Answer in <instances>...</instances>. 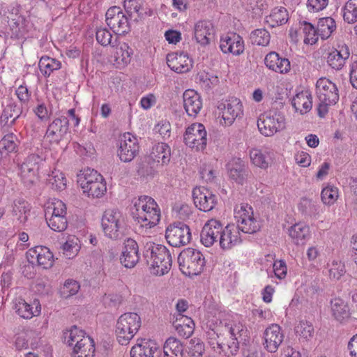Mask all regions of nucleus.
<instances>
[{"label": "nucleus", "mask_w": 357, "mask_h": 357, "mask_svg": "<svg viewBox=\"0 0 357 357\" xmlns=\"http://www.w3.org/2000/svg\"><path fill=\"white\" fill-rule=\"evenodd\" d=\"M143 256L154 275H163L172 267V256L165 245L149 241L144 246Z\"/></svg>", "instance_id": "f257e3e1"}, {"label": "nucleus", "mask_w": 357, "mask_h": 357, "mask_svg": "<svg viewBox=\"0 0 357 357\" xmlns=\"http://www.w3.org/2000/svg\"><path fill=\"white\" fill-rule=\"evenodd\" d=\"M133 219L142 227H153L160 220V211L155 200L149 196H141L134 202L131 208Z\"/></svg>", "instance_id": "f03ea898"}, {"label": "nucleus", "mask_w": 357, "mask_h": 357, "mask_svg": "<svg viewBox=\"0 0 357 357\" xmlns=\"http://www.w3.org/2000/svg\"><path fill=\"white\" fill-rule=\"evenodd\" d=\"M63 341L73 347V352L77 357H93L95 344L93 340L77 326H73L69 331L63 333Z\"/></svg>", "instance_id": "7ed1b4c3"}, {"label": "nucleus", "mask_w": 357, "mask_h": 357, "mask_svg": "<svg viewBox=\"0 0 357 357\" xmlns=\"http://www.w3.org/2000/svg\"><path fill=\"white\" fill-rule=\"evenodd\" d=\"M316 91L319 99L318 115L323 118L328 112L329 107L335 105L338 101V90L336 85L330 79L321 77L317 82Z\"/></svg>", "instance_id": "20e7f679"}, {"label": "nucleus", "mask_w": 357, "mask_h": 357, "mask_svg": "<svg viewBox=\"0 0 357 357\" xmlns=\"http://www.w3.org/2000/svg\"><path fill=\"white\" fill-rule=\"evenodd\" d=\"M140 317L134 312H126L121 315L116 325V335L119 344H128L141 327Z\"/></svg>", "instance_id": "39448f33"}, {"label": "nucleus", "mask_w": 357, "mask_h": 357, "mask_svg": "<svg viewBox=\"0 0 357 357\" xmlns=\"http://www.w3.org/2000/svg\"><path fill=\"white\" fill-rule=\"evenodd\" d=\"M181 271L190 277L198 275L204 270L205 259L197 250L188 248L184 249L178 257Z\"/></svg>", "instance_id": "423d86ee"}, {"label": "nucleus", "mask_w": 357, "mask_h": 357, "mask_svg": "<svg viewBox=\"0 0 357 357\" xmlns=\"http://www.w3.org/2000/svg\"><path fill=\"white\" fill-rule=\"evenodd\" d=\"M66 204L59 199L49 202L45 206V216L50 228L55 231L61 232L68 227Z\"/></svg>", "instance_id": "0eeeda50"}, {"label": "nucleus", "mask_w": 357, "mask_h": 357, "mask_svg": "<svg viewBox=\"0 0 357 357\" xmlns=\"http://www.w3.org/2000/svg\"><path fill=\"white\" fill-rule=\"evenodd\" d=\"M102 227L105 234L111 239H118L123 235V219L120 211L108 209L102 218Z\"/></svg>", "instance_id": "6e6552de"}, {"label": "nucleus", "mask_w": 357, "mask_h": 357, "mask_svg": "<svg viewBox=\"0 0 357 357\" xmlns=\"http://www.w3.org/2000/svg\"><path fill=\"white\" fill-rule=\"evenodd\" d=\"M165 238L170 245L181 247L190 243L192 234L188 225L182 222H175L167 227Z\"/></svg>", "instance_id": "1a4fd4ad"}, {"label": "nucleus", "mask_w": 357, "mask_h": 357, "mask_svg": "<svg viewBox=\"0 0 357 357\" xmlns=\"http://www.w3.org/2000/svg\"><path fill=\"white\" fill-rule=\"evenodd\" d=\"M107 26L115 34L125 35L130 31L128 15L119 6L109 8L105 14Z\"/></svg>", "instance_id": "9d476101"}, {"label": "nucleus", "mask_w": 357, "mask_h": 357, "mask_svg": "<svg viewBox=\"0 0 357 357\" xmlns=\"http://www.w3.org/2000/svg\"><path fill=\"white\" fill-rule=\"evenodd\" d=\"M238 218L237 227L238 231L245 234H255L259 231L261 224L258 218L254 216L253 209L248 204H242L240 210L236 213Z\"/></svg>", "instance_id": "9b49d317"}, {"label": "nucleus", "mask_w": 357, "mask_h": 357, "mask_svg": "<svg viewBox=\"0 0 357 357\" xmlns=\"http://www.w3.org/2000/svg\"><path fill=\"white\" fill-rule=\"evenodd\" d=\"M257 126L262 135L272 136L284 128V117L276 111H269L259 117Z\"/></svg>", "instance_id": "f8f14e48"}, {"label": "nucleus", "mask_w": 357, "mask_h": 357, "mask_svg": "<svg viewBox=\"0 0 357 357\" xmlns=\"http://www.w3.org/2000/svg\"><path fill=\"white\" fill-rule=\"evenodd\" d=\"M207 133L205 127L199 123L191 124L183 136L185 144L196 151H203L207 144Z\"/></svg>", "instance_id": "ddd939ff"}, {"label": "nucleus", "mask_w": 357, "mask_h": 357, "mask_svg": "<svg viewBox=\"0 0 357 357\" xmlns=\"http://www.w3.org/2000/svg\"><path fill=\"white\" fill-rule=\"evenodd\" d=\"M26 259L32 265H37L43 268H49L53 266L54 256L50 250L42 245L35 246L26 252Z\"/></svg>", "instance_id": "4468645a"}, {"label": "nucleus", "mask_w": 357, "mask_h": 357, "mask_svg": "<svg viewBox=\"0 0 357 357\" xmlns=\"http://www.w3.org/2000/svg\"><path fill=\"white\" fill-rule=\"evenodd\" d=\"M218 109L226 126H231L236 118L243 114V105L239 99L231 98L219 103Z\"/></svg>", "instance_id": "2eb2a0df"}, {"label": "nucleus", "mask_w": 357, "mask_h": 357, "mask_svg": "<svg viewBox=\"0 0 357 357\" xmlns=\"http://www.w3.org/2000/svg\"><path fill=\"white\" fill-rule=\"evenodd\" d=\"M69 119L61 116L54 119L48 126L45 137L51 143L58 144L66 136L69 129Z\"/></svg>", "instance_id": "dca6fc26"}, {"label": "nucleus", "mask_w": 357, "mask_h": 357, "mask_svg": "<svg viewBox=\"0 0 357 357\" xmlns=\"http://www.w3.org/2000/svg\"><path fill=\"white\" fill-rule=\"evenodd\" d=\"M192 198L195 206L204 212L213 209L218 202L217 196L204 187L195 188Z\"/></svg>", "instance_id": "f3484780"}, {"label": "nucleus", "mask_w": 357, "mask_h": 357, "mask_svg": "<svg viewBox=\"0 0 357 357\" xmlns=\"http://www.w3.org/2000/svg\"><path fill=\"white\" fill-rule=\"evenodd\" d=\"M139 151L137 139L130 133H125L120 139L118 155L124 162H130Z\"/></svg>", "instance_id": "a211bd4d"}, {"label": "nucleus", "mask_w": 357, "mask_h": 357, "mask_svg": "<svg viewBox=\"0 0 357 357\" xmlns=\"http://www.w3.org/2000/svg\"><path fill=\"white\" fill-rule=\"evenodd\" d=\"M222 225L216 219L206 222L200 234L201 242L205 247H211L215 243H219Z\"/></svg>", "instance_id": "6ab92c4d"}, {"label": "nucleus", "mask_w": 357, "mask_h": 357, "mask_svg": "<svg viewBox=\"0 0 357 357\" xmlns=\"http://www.w3.org/2000/svg\"><path fill=\"white\" fill-rule=\"evenodd\" d=\"M350 52L349 47L344 45H337V48L331 49L326 54L327 64L335 70H340L349 59Z\"/></svg>", "instance_id": "aec40b11"}, {"label": "nucleus", "mask_w": 357, "mask_h": 357, "mask_svg": "<svg viewBox=\"0 0 357 357\" xmlns=\"http://www.w3.org/2000/svg\"><path fill=\"white\" fill-rule=\"evenodd\" d=\"M242 242L240 231L236 225H222L220 236L219 245L222 250H229L239 245Z\"/></svg>", "instance_id": "412c9836"}, {"label": "nucleus", "mask_w": 357, "mask_h": 357, "mask_svg": "<svg viewBox=\"0 0 357 357\" xmlns=\"http://www.w3.org/2000/svg\"><path fill=\"white\" fill-rule=\"evenodd\" d=\"M120 260L122 265L129 268L135 267L138 263L139 246L134 239L128 238L125 240Z\"/></svg>", "instance_id": "4be33fe9"}, {"label": "nucleus", "mask_w": 357, "mask_h": 357, "mask_svg": "<svg viewBox=\"0 0 357 357\" xmlns=\"http://www.w3.org/2000/svg\"><path fill=\"white\" fill-rule=\"evenodd\" d=\"M264 348L271 353L275 352L282 344L284 335L280 326L278 324H272L268 327L264 333Z\"/></svg>", "instance_id": "5701e85b"}, {"label": "nucleus", "mask_w": 357, "mask_h": 357, "mask_svg": "<svg viewBox=\"0 0 357 357\" xmlns=\"http://www.w3.org/2000/svg\"><path fill=\"white\" fill-rule=\"evenodd\" d=\"M220 48L225 54L240 55L244 51V41L238 34L231 33L220 38Z\"/></svg>", "instance_id": "b1692460"}, {"label": "nucleus", "mask_w": 357, "mask_h": 357, "mask_svg": "<svg viewBox=\"0 0 357 357\" xmlns=\"http://www.w3.org/2000/svg\"><path fill=\"white\" fill-rule=\"evenodd\" d=\"M166 59L167 66L178 73H187L192 67V60L184 52L169 53L167 55Z\"/></svg>", "instance_id": "393cba45"}, {"label": "nucleus", "mask_w": 357, "mask_h": 357, "mask_svg": "<svg viewBox=\"0 0 357 357\" xmlns=\"http://www.w3.org/2000/svg\"><path fill=\"white\" fill-rule=\"evenodd\" d=\"M160 355L158 344L151 340H143L130 350L131 357H160Z\"/></svg>", "instance_id": "a878e982"}, {"label": "nucleus", "mask_w": 357, "mask_h": 357, "mask_svg": "<svg viewBox=\"0 0 357 357\" xmlns=\"http://www.w3.org/2000/svg\"><path fill=\"white\" fill-rule=\"evenodd\" d=\"M214 33V26L211 21L200 20L195 24L194 37L197 43L202 46L210 43Z\"/></svg>", "instance_id": "bb28decb"}, {"label": "nucleus", "mask_w": 357, "mask_h": 357, "mask_svg": "<svg viewBox=\"0 0 357 357\" xmlns=\"http://www.w3.org/2000/svg\"><path fill=\"white\" fill-rule=\"evenodd\" d=\"M183 99L186 113L190 116H196L202 108L200 95L195 90L188 89L183 93Z\"/></svg>", "instance_id": "cd10ccee"}, {"label": "nucleus", "mask_w": 357, "mask_h": 357, "mask_svg": "<svg viewBox=\"0 0 357 357\" xmlns=\"http://www.w3.org/2000/svg\"><path fill=\"white\" fill-rule=\"evenodd\" d=\"M41 160V158L38 154L28 155L20 167L22 177L24 179H26L29 183H33L36 178L38 165Z\"/></svg>", "instance_id": "c85d7f7f"}, {"label": "nucleus", "mask_w": 357, "mask_h": 357, "mask_svg": "<svg viewBox=\"0 0 357 357\" xmlns=\"http://www.w3.org/2000/svg\"><path fill=\"white\" fill-rule=\"evenodd\" d=\"M32 305L27 303L21 298H16L13 302V309L21 317L24 319H31L34 316H38L40 312V304L38 300L34 299Z\"/></svg>", "instance_id": "c756f323"}, {"label": "nucleus", "mask_w": 357, "mask_h": 357, "mask_svg": "<svg viewBox=\"0 0 357 357\" xmlns=\"http://www.w3.org/2000/svg\"><path fill=\"white\" fill-rule=\"evenodd\" d=\"M229 177L239 184H243L248 176L245 162L239 158H232L227 164Z\"/></svg>", "instance_id": "7c9ffc66"}, {"label": "nucleus", "mask_w": 357, "mask_h": 357, "mask_svg": "<svg viewBox=\"0 0 357 357\" xmlns=\"http://www.w3.org/2000/svg\"><path fill=\"white\" fill-rule=\"evenodd\" d=\"M264 63L268 69L282 74L288 73L291 68L289 59L280 57L275 52H271L266 56Z\"/></svg>", "instance_id": "2f4dec72"}, {"label": "nucleus", "mask_w": 357, "mask_h": 357, "mask_svg": "<svg viewBox=\"0 0 357 357\" xmlns=\"http://www.w3.org/2000/svg\"><path fill=\"white\" fill-rule=\"evenodd\" d=\"M332 316L340 322L347 321L351 317L350 307L344 300L340 298H335L331 301Z\"/></svg>", "instance_id": "473e14b6"}, {"label": "nucleus", "mask_w": 357, "mask_h": 357, "mask_svg": "<svg viewBox=\"0 0 357 357\" xmlns=\"http://www.w3.org/2000/svg\"><path fill=\"white\" fill-rule=\"evenodd\" d=\"M288 234L294 244L303 245L310 237V230L308 225L303 222L296 223L288 229Z\"/></svg>", "instance_id": "72a5a7b5"}, {"label": "nucleus", "mask_w": 357, "mask_h": 357, "mask_svg": "<svg viewBox=\"0 0 357 357\" xmlns=\"http://www.w3.org/2000/svg\"><path fill=\"white\" fill-rule=\"evenodd\" d=\"M22 107L15 102L10 100L4 107L1 116V121L4 126H12L22 114Z\"/></svg>", "instance_id": "f704fd0d"}, {"label": "nucleus", "mask_w": 357, "mask_h": 357, "mask_svg": "<svg viewBox=\"0 0 357 357\" xmlns=\"http://www.w3.org/2000/svg\"><path fill=\"white\" fill-rule=\"evenodd\" d=\"M291 104L296 111L301 114L309 112L312 106V98L307 92L297 93L292 99Z\"/></svg>", "instance_id": "c9c22d12"}, {"label": "nucleus", "mask_w": 357, "mask_h": 357, "mask_svg": "<svg viewBox=\"0 0 357 357\" xmlns=\"http://www.w3.org/2000/svg\"><path fill=\"white\" fill-rule=\"evenodd\" d=\"M151 154L155 161L167 164L170 160L171 149L166 143H158L153 147Z\"/></svg>", "instance_id": "e433bc0d"}, {"label": "nucleus", "mask_w": 357, "mask_h": 357, "mask_svg": "<svg viewBox=\"0 0 357 357\" xmlns=\"http://www.w3.org/2000/svg\"><path fill=\"white\" fill-rule=\"evenodd\" d=\"M288 21V12L284 7L275 8L267 17L266 22L271 26L282 25Z\"/></svg>", "instance_id": "4c0bfd02"}, {"label": "nucleus", "mask_w": 357, "mask_h": 357, "mask_svg": "<svg viewBox=\"0 0 357 357\" xmlns=\"http://www.w3.org/2000/svg\"><path fill=\"white\" fill-rule=\"evenodd\" d=\"M317 33L322 39H327L335 30V20L330 17L319 19L317 24Z\"/></svg>", "instance_id": "58836bf2"}, {"label": "nucleus", "mask_w": 357, "mask_h": 357, "mask_svg": "<svg viewBox=\"0 0 357 357\" xmlns=\"http://www.w3.org/2000/svg\"><path fill=\"white\" fill-rule=\"evenodd\" d=\"M38 66L42 74L48 77L54 70H59L61 67V63L55 59L49 56H42L39 61Z\"/></svg>", "instance_id": "ea45409f"}, {"label": "nucleus", "mask_w": 357, "mask_h": 357, "mask_svg": "<svg viewBox=\"0 0 357 357\" xmlns=\"http://www.w3.org/2000/svg\"><path fill=\"white\" fill-rule=\"evenodd\" d=\"M81 188L84 193H87L89 197L96 198L102 197L107 190L104 178H102V181L99 180L93 183L91 182L90 184H86L84 186L82 185Z\"/></svg>", "instance_id": "a19ab883"}, {"label": "nucleus", "mask_w": 357, "mask_h": 357, "mask_svg": "<svg viewBox=\"0 0 357 357\" xmlns=\"http://www.w3.org/2000/svg\"><path fill=\"white\" fill-rule=\"evenodd\" d=\"M296 333L299 336V340L308 342L314 336V330L311 322L301 320L295 327Z\"/></svg>", "instance_id": "79ce46f5"}, {"label": "nucleus", "mask_w": 357, "mask_h": 357, "mask_svg": "<svg viewBox=\"0 0 357 357\" xmlns=\"http://www.w3.org/2000/svg\"><path fill=\"white\" fill-rule=\"evenodd\" d=\"M242 341H238L236 337H229V340L226 343L217 341L215 342L218 349L222 352L226 356L230 357L236 355L239 349V344Z\"/></svg>", "instance_id": "37998d69"}, {"label": "nucleus", "mask_w": 357, "mask_h": 357, "mask_svg": "<svg viewBox=\"0 0 357 357\" xmlns=\"http://www.w3.org/2000/svg\"><path fill=\"white\" fill-rule=\"evenodd\" d=\"M132 50L127 43H123L116 48L114 54V61L118 65H126L131 60Z\"/></svg>", "instance_id": "c03bdc74"}, {"label": "nucleus", "mask_w": 357, "mask_h": 357, "mask_svg": "<svg viewBox=\"0 0 357 357\" xmlns=\"http://www.w3.org/2000/svg\"><path fill=\"white\" fill-rule=\"evenodd\" d=\"M225 327L228 328L231 337H236V340H238V341H247L248 337V330L241 323L238 322L227 324Z\"/></svg>", "instance_id": "a18cd8bd"}, {"label": "nucleus", "mask_w": 357, "mask_h": 357, "mask_svg": "<svg viewBox=\"0 0 357 357\" xmlns=\"http://www.w3.org/2000/svg\"><path fill=\"white\" fill-rule=\"evenodd\" d=\"M344 20L353 24L357 22V0H349L342 8Z\"/></svg>", "instance_id": "49530a36"}, {"label": "nucleus", "mask_w": 357, "mask_h": 357, "mask_svg": "<svg viewBox=\"0 0 357 357\" xmlns=\"http://www.w3.org/2000/svg\"><path fill=\"white\" fill-rule=\"evenodd\" d=\"M103 176L99 174L96 170L87 168L84 172L78 175V183L80 186L90 184L91 182L93 183L97 181H102Z\"/></svg>", "instance_id": "de8ad7c7"}, {"label": "nucleus", "mask_w": 357, "mask_h": 357, "mask_svg": "<svg viewBox=\"0 0 357 357\" xmlns=\"http://www.w3.org/2000/svg\"><path fill=\"white\" fill-rule=\"evenodd\" d=\"M164 351H165V353H171L176 357H182L183 346L178 340L170 337L166 340L164 344Z\"/></svg>", "instance_id": "09e8293b"}, {"label": "nucleus", "mask_w": 357, "mask_h": 357, "mask_svg": "<svg viewBox=\"0 0 357 357\" xmlns=\"http://www.w3.org/2000/svg\"><path fill=\"white\" fill-rule=\"evenodd\" d=\"M250 38L253 45L266 46L270 42V34L264 29H258L252 31Z\"/></svg>", "instance_id": "8fccbe9b"}, {"label": "nucleus", "mask_w": 357, "mask_h": 357, "mask_svg": "<svg viewBox=\"0 0 357 357\" xmlns=\"http://www.w3.org/2000/svg\"><path fill=\"white\" fill-rule=\"evenodd\" d=\"M303 33L305 35L304 43L305 44H315L318 40L317 29L309 22L303 21L301 24Z\"/></svg>", "instance_id": "3c124183"}, {"label": "nucleus", "mask_w": 357, "mask_h": 357, "mask_svg": "<svg viewBox=\"0 0 357 357\" xmlns=\"http://www.w3.org/2000/svg\"><path fill=\"white\" fill-rule=\"evenodd\" d=\"M80 288L78 282L73 279H68L65 281L63 287L60 289V295L64 298H70L75 295Z\"/></svg>", "instance_id": "603ef678"}, {"label": "nucleus", "mask_w": 357, "mask_h": 357, "mask_svg": "<svg viewBox=\"0 0 357 357\" xmlns=\"http://www.w3.org/2000/svg\"><path fill=\"white\" fill-rule=\"evenodd\" d=\"M321 197L325 204L331 205L338 197V190L333 186H327L322 190Z\"/></svg>", "instance_id": "864d4df0"}, {"label": "nucleus", "mask_w": 357, "mask_h": 357, "mask_svg": "<svg viewBox=\"0 0 357 357\" xmlns=\"http://www.w3.org/2000/svg\"><path fill=\"white\" fill-rule=\"evenodd\" d=\"M17 138L13 133H8L0 140V149H6L7 151L16 152L17 149Z\"/></svg>", "instance_id": "5fc2aeb1"}, {"label": "nucleus", "mask_w": 357, "mask_h": 357, "mask_svg": "<svg viewBox=\"0 0 357 357\" xmlns=\"http://www.w3.org/2000/svg\"><path fill=\"white\" fill-rule=\"evenodd\" d=\"M48 182L52 188L56 190H63L66 185V179L63 174L59 172H53L52 175L50 176Z\"/></svg>", "instance_id": "6e6d98bb"}, {"label": "nucleus", "mask_w": 357, "mask_h": 357, "mask_svg": "<svg viewBox=\"0 0 357 357\" xmlns=\"http://www.w3.org/2000/svg\"><path fill=\"white\" fill-rule=\"evenodd\" d=\"M252 163L261 168H266L268 165L266 155L259 149H252L250 152Z\"/></svg>", "instance_id": "4d7b16f0"}, {"label": "nucleus", "mask_w": 357, "mask_h": 357, "mask_svg": "<svg viewBox=\"0 0 357 357\" xmlns=\"http://www.w3.org/2000/svg\"><path fill=\"white\" fill-rule=\"evenodd\" d=\"M112 35L106 28L100 27L96 31V40L98 43L103 46L113 45Z\"/></svg>", "instance_id": "13d9d810"}, {"label": "nucleus", "mask_w": 357, "mask_h": 357, "mask_svg": "<svg viewBox=\"0 0 357 357\" xmlns=\"http://www.w3.org/2000/svg\"><path fill=\"white\" fill-rule=\"evenodd\" d=\"M204 352V343L199 339H192L190 342L189 354L190 357H202Z\"/></svg>", "instance_id": "bf43d9fd"}, {"label": "nucleus", "mask_w": 357, "mask_h": 357, "mask_svg": "<svg viewBox=\"0 0 357 357\" xmlns=\"http://www.w3.org/2000/svg\"><path fill=\"white\" fill-rule=\"evenodd\" d=\"M30 211V206L27 202L23 199H18L15 200L13 205V212L15 215H19V218H21L22 215H24V220L26 219V214Z\"/></svg>", "instance_id": "052dcab7"}, {"label": "nucleus", "mask_w": 357, "mask_h": 357, "mask_svg": "<svg viewBox=\"0 0 357 357\" xmlns=\"http://www.w3.org/2000/svg\"><path fill=\"white\" fill-rule=\"evenodd\" d=\"M299 211L305 215H312L315 211V206L310 199H302L298 205Z\"/></svg>", "instance_id": "680f3d73"}, {"label": "nucleus", "mask_w": 357, "mask_h": 357, "mask_svg": "<svg viewBox=\"0 0 357 357\" xmlns=\"http://www.w3.org/2000/svg\"><path fill=\"white\" fill-rule=\"evenodd\" d=\"M154 130L159 132L163 138H168L170 137L171 125L168 121H162L155 126Z\"/></svg>", "instance_id": "e2e57ef3"}, {"label": "nucleus", "mask_w": 357, "mask_h": 357, "mask_svg": "<svg viewBox=\"0 0 357 357\" xmlns=\"http://www.w3.org/2000/svg\"><path fill=\"white\" fill-rule=\"evenodd\" d=\"M273 271L279 279L284 278L287 275V266L284 261H276L273 264Z\"/></svg>", "instance_id": "0e129e2a"}, {"label": "nucleus", "mask_w": 357, "mask_h": 357, "mask_svg": "<svg viewBox=\"0 0 357 357\" xmlns=\"http://www.w3.org/2000/svg\"><path fill=\"white\" fill-rule=\"evenodd\" d=\"M174 327L177 333L182 337L188 338L193 333V327L188 323L185 324H175Z\"/></svg>", "instance_id": "69168bd1"}, {"label": "nucleus", "mask_w": 357, "mask_h": 357, "mask_svg": "<svg viewBox=\"0 0 357 357\" xmlns=\"http://www.w3.org/2000/svg\"><path fill=\"white\" fill-rule=\"evenodd\" d=\"M328 0H307V8L313 12L322 10L328 5Z\"/></svg>", "instance_id": "338daca9"}, {"label": "nucleus", "mask_w": 357, "mask_h": 357, "mask_svg": "<svg viewBox=\"0 0 357 357\" xmlns=\"http://www.w3.org/2000/svg\"><path fill=\"white\" fill-rule=\"evenodd\" d=\"M123 7L128 16H130L132 11L138 13L140 9L138 0H124Z\"/></svg>", "instance_id": "774afa93"}]
</instances>
